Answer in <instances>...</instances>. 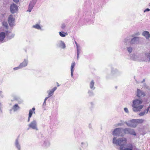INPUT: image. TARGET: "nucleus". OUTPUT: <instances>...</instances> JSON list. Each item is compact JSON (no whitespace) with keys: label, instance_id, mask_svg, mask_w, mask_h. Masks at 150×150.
I'll return each instance as SVG.
<instances>
[{"label":"nucleus","instance_id":"3c124183","mask_svg":"<svg viewBox=\"0 0 150 150\" xmlns=\"http://www.w3.org/2000/svg\"><path fill=\"white\" fill-rule=\"evenodd\" d=\"M50 97H49V96L48 97H46L45 99H44V101H45V102H46V101L48 99V98Z\"/></svg>","mask_w":150,"mask_h":150},{"label":"nucleus","instance_id":"6e6d98bb","mask_svg":"<svg viewBox=\"0 0 150 150\" xmlns=\"http://www.w3.org/2000/svg\"><path fill=\"white\" fill-rule=\"evenodd\" d=\"M144 87H146V88H147V85H146V84H145V83H144Z\"/></svg>","mask_w":150,"mask_h":150},{"label":"nucleus","instance_id":"5fc2aeb1","mask_svg":"<svg viewBox=\"0 0 150 150\" xmlns=\"http://www.w3.org/2000/svg\"><path fill=\"white\" fill-rule=\"evenodd\" d=\"M30 117H29V116H28V122H29L30 121Z\"/></svg>","mask_w":150,"mask_h":150},{"label":"nucleus","instance_id":"de8ad7c7","mask_svg":"<svg viewBox=\"0 0 150 150\" xmlns=\"http://www.w3.org/2000/svg\"><path fill=\"white\" fill-rule=\"evenodd\" d=\"M75 43L76 45V47L80 46V45L78 44L76 41H75Z\"/></svg>","mask_w":150,"mask_h":150},{"label":"nucleus","instance_id":"6ab92c4d","mask_svg":"<svg viewBox=\"0 0 150 150\" xmlns=\"http://www.w3.org/2000/svg\"><path fill=\"white\" fill-rule=\"evenodd\" d=\"M57 87H55L52 89H50L47 91V93L48 94V96L50 97L51 96L54 94V92L57 90Z\"/></svg>","mask_w":150,"mask_h":150},{"label":"nucleus","instance_id":"8fccbe9b","mask_svg":"<svg viewBox=\"0 0 150 150\" xmlns=\"http://www.w3.org/2000/svg\"><path fill=\"white\" fill-rule=\"evenodd\" d=\"M150 104H149V106L146 109V110L147 111H149V109H150Z\"/></svg>","mask_w":150,"mask_h":150},{"label":"nucleus","instance_id":"b1692460","mask_svg":"<svg viewBox=\"0 0 150 150\" xmlns=\"http://www.w3.org/2000/svg\"><path fill=\"white\" fill-rule=\"evenodd\" d=\"M94 82L93 80H92L90 82L89 84V87L91 90H94L95 89V87L94 86Z\"/></svg>","mask_w":150,"mask_h":150},{"label":"nucleus","instance_id":"2f4dec72","mask_svg":"<svg viewBox=\"0 0 150 150\" xmlns=\"http://www.w3.org/2000/svg\"><path fill=\"white\" fill-rule=\"evenodd\" d=\"M129 38V37H127L125 38L123 40V42L125 44H127V43H130Z\"/></svg>","mask_w":150,"mask_h":150},{"label":"nucleus","instance_id":"58836bf2","mask_svg":"<svg viewBox=\"0 0 150 150\" xmlns=\"http://www.w3.org/2000/svg\"><path fill=\"white\" fill-rule=\"evenodd\" d=\"M3 25L6 28L8 27V24L6 22L4 21L2 23Z\"/></svg>","mask_w":150,"mask_h":150},{"label":"nucleus","instance_id":"a18cd8bd","mask_svg":"<svg viewBox=\"0 0 150 150\" xmlns=\"http://www.w3.org/2000/svg\"><path fill=\"white\" fill-rule=\"evenodd\" d=\"M90 105L91 108H93L94 105V103L93 102H91L90 103Z\"/></svg>","mask_w":150,"mask_h":150},{"label":"nucleus","instance_id":"13d9d810","mask_svg":"<svg viewBox=\"0 0 150 150\" xmlns=\"http://www.w3.org/2000/svg\"><path fill=\"white\" fill-rule=\"evenodd\" d=\"M57 83V86L58 87L60 85L59 84V83Z\"/></svg>","mask_w":150,"mask_h":150},{"label":"nucleus","instance_id":"2eb2a0df","mask_svg":"<svg viewBox=\"0 0 150 150\" xmlns=\"http://www.w3.org/2000/svg\"><path fill=\"white\" fill-rule=\"evenodd\" d=\"M35 3L36 2L35 0H33L32 1H30L29 5L27 11L30 12L34 7Z\"/></svg>","mask_w":150,"mask_h":150},{"label":"nucleus","instance_id":"9d476101","mask_svg":"<svg viewBox=\"0 0 150 150\" xmlns=\"http://www.w3.org/2000/svg\"><path fill=\"white\" fill-rule=\"evenodd\" d=\"M130 41V43L131 45H136L139 42V38L138 37H133Z\"/></svg>","mask_w":150,"mask_h":150},{"label":"nucleus","instance_id":"20e7f679","mask_svg":"<svg viewBox=\"0 0 150 150\" xmlns=\"http://www.w3.org/2000/svg\"><path fill=\"white\" fill-rule=\"evenodd\" d=\"M140 61H150V50L149 52L141 54Z\"/></svg>","mask_w":150,"mask_h":150},{"label":"nucleus","instance_id":"4be33fe9","mask_svg":"<svg viewBox=\"0 0 150 150\" xmlns=\"http://www.w3.org/2000/svg\"><path fill=\"white\" fill-rule=\"evenodd\" d=\"M120 72L117 69L112 68L111 71V74L112 75H119Z\"/></svg>","mask_w":150,"mask_h":150},{"label":"nucleus","instance_id":"aec40b11","mask_svg":"<svg viewBox=\"0 0 150 150\" xmlns=\"http://www.w3.org/2000/svg\"><path fill=\"white\" fill-rule=\"evenodd\" d=\"M142 35L146 39H149L150 37V34L149 32L144 31L142 33Z\"/></svg>","mask_w":150,"mask_h":150},{"label":"nucleus","instance_id":"4468645a","mask_svg":"<svg viewBox=\"0 0 150 150\" xmlns=\"http://www.w3.org/2000/svg\"><path fill=\"white\" fill-rule=\"evenodd\" d=\"M141 54H133L131 56V59L134 61H140Z\"/></svg>","mask_w":150,"mask_h":150},{"label":"nucleus","instance_id":"09e8293b","mask_svg":"<svg viewBox=\"0 0 150 150\" xmlns=\"http://www.w3.org/2000/svg\"><path fill=\"white\" fill-rule=\"evenodd\" d=\"M46 105V102H45V101H44L43 103V105H42L43 107V108L45 107Z\"/></svg>","mask_w":150,"mask_h":150},{"label":"nucleus","instance_id":"e433bc0d","mask_svg":"<svg viewBox=\"0 0 150 150\" xmlns=\"http://www.w3.org/2000/svg\"><path fill=\"white\" fill-rule=\"evenodd\" d=\"M33 27L38 30L41 29V28L40 26L38 24H37L35 25H33Z\"/></svg>","mask_w":150,"mask_h":150},{"label":"nucleus","instance_id":"f3484780","mask_svg":"<svg viewBox=\"0 0 150 150\" xmlns=\"http://www.w3.org/2000/svg\"><path fill=\"white\" fill-rule=\"evenodd\" d=\"M145 96V93L140 89H137V96L138 97H144Z\"/></svg>","mask_w":150,"mask_h":150},{"label":"nucleus","instance_id":"49530a36","mask_svg":"<svg viewBox=\"0 0 150 150\" xmlns=\"http://www.w3.org/2000/svg\"><path fill=\"white\" fill-rule=\"evenodd\" d=\"M150 9L149 8H147L144 11V12H146L149 11H150Z\"/></svg>","mask_w":150,"mask_h":150},{"label":"nucleus","instance_id":"6e6552de","mask_svg":"<svg viewBox=\"0 0 150 150\" xmlns=\"http://www.w3.org/2000/svg\"><path fill=\"white\" fill-rule=\"evenodd\" d=\"M50 145V139L47 138H45L43 140L42 146L45 148H47L49 147Z\"/></svg>","mask_w":150,"mask_h":150},{"label":"nucleus","instance_id":"473e14b6","mask_svg":"<svg viewBox=\"0 0 150 150\" xmlns=\"http://www.w3.org/2000/svg\"><path fill=\"white\" fill-rule=\"evenodd\" d=\"M7 38L9 39H11L13 38L14 36V34L12 33H8L6 35Z\"/></svg>","mask_w":150,"mask_h":150},{"label":"nucleus","instance_id":"f03ea898","mask_svg":"<svg viewBox=\"0 0 150 150\" xmlns=\"http://www.w3.org/2000/svg\"><path fill=\"white\" fill-rule=\"evenodd\" d=\"M143 101L141 99H139L133 100L132 107L133 111L135 112H139L143 108L144 105H141Z\"/></svg>","mask_w":150,"mask_h":150},{"label":"nucleus","instance_id":"7c9ffc66","mask_svg":"<svg viewBox=\"0 0 150 150\" xmlns=\"http://www.w3.org/2000/svg\"><path fill=\"white\" fill-rule=\"evenodd\" d=\"M93 91L92 90H88V93L89 96H94V93Z\"/></svg>","mask_w":150,"mask_h":150},{"label":"nucleus","instance_id":"603ef678","mask_svg":"<svg viewBox=\"0 0 150 150\" xmlns=\"http://www.w3.org/2000/svg\"><path fill=\"white\" fill-rule=\"evenodd\" d=\"M13 1L16 3H17L19 1V0H13Z\"/></svg>","mask_w":150,"mask_h":150},{"label":"nucleus","instance_id":"39448f33","mask_svg":"<svg viewBox=\"0 0 150 150\" xmlns=\"http://www.w3.org/2000/svg\"><path fill=\"white\" fill-rule=\"evenodd\" d=\"M28 128L27 130L30 129L35 130L36 131L38 130V129L37 127V122L36 120H34L32 121L28 125Z\"/></svg>","mask_w":150,"mask_h":150},{"label":"nucleus","instance_id":"ddd939ff","mask_svg":"<svg viewBox=\"0 0 150 150\" xmlns=\"http://www.w3.org/2000/svg\"><path fill=\"white\" fill-rule=\"evenodd\" d=\"M56 46L57 47L62 49H64L66 47L65 44L64 42L62 40L58 41L56 44Z\"/></svg>","mask_w":150,"mask_h":150},{"label":"nucleus","instance_id":"bf43d9fd","mask_svg":"<svg viewBox=\"0 0 150 150\" xmlns=\"http://www.w3.org/2000/svg\"><path fill=\"white\" fill-rule=\"evenodd\" d=\"M149 112H150V109H149Z\"/></svg>","mask_w":150,"mask_h":150},{"label":"nucleus","instance_id":"9b49d317","mask_svg":"<svg viewBox=\"0 0 150 150\" xmlns=\"http://www.w3.org/2000/svg\"><path fill=\"white\" fill-rule=\"evenodd\" d=\"M10 10L11 13H12L16 12L18 10V8L16 5L13 3L11 4Z\"/></svg>","mask_w":150,"mask_h":150},{"label":"nucleus","instance_id":"79ce46f5","mask_svg":"<svg viewBox=\"0 0 150 150\" xmlns=\"http://www.w3.org/2000/svg\"><path fill=\"white\" fill-rule=\"evenodd\" d=\"M65 26H66V25H65V24L64 23H63L62 24V25H61L62 28V29L64 28L65 27Z\"/></svg>","mask_w":150,"mask_h":150},{"label":"nucleus","instance_id":"864d4df0","mask_svg":"<svg viewBox=\"0 0 150 150\" xmlns=\"http://www.w3.org/2000/svg\"><path fill=\"white\" fill-rule=\"evenodd\" d=\"M88 127H89L91 129V128H92V126H91V124H89V126H88Z\"/></svg>","mask_w":150,"mask_h":150},{"label":"nucleus","instance_id":"a19ab883","mask_svg":"<svg viewBox=\"0 0 150 150\" xmlns=\"http://www.w3.org/2000/svg\"><path fill=\"white\" fill-rule=\"evenodd\" d=\"M140 35L139 32H138L135 33L133 35H132V37H134V36H139Z\"/></svg>","mask_w":150,"mask_h":150},{"label":"nucleus","instance_id":"c85d7f7f","mask_svg":"<svg viewBox=\"0 0 150 150\" xmlns=\"http://www.w3.org/2000/svg\"><path fill=\"white\" fill-rule=\"evenodd\" d=\"M59 33L60 36L61 37H64L66 36V35H68L67 33H64L63 31L59 32Z\"/></svg>","mask_w":150,"mask_h":150},{"label":"nucleus","instance_id":"423d86ee","mask_svg":"<svg viewBox=\"0 0 150 150\" xmlns=\"http://www.w3.org/2000/svg\"><path fill=\"white\" fill-rule=\"evenodd\" d=\"M125 123L128 127L133 128L136 127L137 125V122H135V119H132Z\"/></svg>","mask_w":150,"mask_h":150},{"label":"nucleus","instance_id":"c03bdc74","mask_svg":"<svg viewBox=\"0 0 150 150\" xmlns=\"http://www.w3.org/2000/svg\"><path fill=\"white\" fill-rule=\"evenodd\" d=\"M22 69V68L19 67V65L18 67L14 68H13V69L14 70H18V69Z\"/></svg>","mask_w":150,"mask_h":150},{"label":"nucleus","instance_id":"5701e85b","mask_svg":"<svg viewBox=\"0 0 150 150\" xmlns=\"http://www.w3.org/2000/svg\"><path fill=\"white\" fill-rule=\"evenodd\" d=\"M81 50V46L76 47V53H77V59L78 60L79 58V54L80 53Z\"/></svg>","mask_w":150,"mask_h":150},{"label":"nucleus","instance_id":"393cba45","mask_svg":"<svg viewBox=\"0 0 150 150\" xmlns=\"http://www.w3.org/2000/svg\"><path fill=\"white\" fill-rule=\"evenodd\" d=\"M146 109L144 110L143 111H141L139 114V115L140 116H143L147 114L149 111L146 110Z\"/></svg>","mask_w":150,"mask_h":150},{"label":"nucleus","instance_id":"dca6fc26","mask_svg":"<svg viewBox=\"0 0 150 150\" xmlns=\"http://www.w3.org/2000/svg\"><path fill=\"white\" fill-rule=\"evenodd\" d=\"M6 35L4 32H1L0 33V43H2L6 42L5 38Z\"/></svg>","mask_w":150,"mask_h":150},{"label":"nucleus","instance_id":"f257e3e1","mask_svg":"<svg viewBox=\"0 0 150 150\" xmlns=\"http://www.w3.org/2000/svg\"><path fill=\"white\" fill-rule=\"evenodd\" d=\"M112 141L113 144L120 146V150H122L126 145L127 139L125 137L117 139L116 137H114Z\"/></svg>","mask_w":150,"mask_h":150},{"label":"nucleus","instance_id":"052dcab7","mask_svg":"<svg viewBox=\"0 0 150 150\" xmlns=\"http://www.w3.org/2000/svg\"><path fill=\"white\" fill-rule=\"evenodd\" d=\"M22 102H23V101L22 100H21V103Z\"/></svg>","mask_w":150,"mask_h":150},{"label":"nucleus","instance_id":"7ed1b4c3","mask_svg":"<svg viewBox=\"0 0 150 150\" xmlns=\"http://www.w3.org/2000/svg\"><path fill=\"white\" fill-rule=\"evenodd\" d=\"M123 129L122 128H117L113 130L112 132V134L115 137H123L124 134L123 132Z\"/></svg>","mask_w":150,"mask_h":150},{"label":"nucleus","instance_id":"bb28decb","mask_svg":"<svg viewBox=\"0 0 150 150\" xmlns=\"http://www.w3.org/2000/svg\"><path fill=\"white\" fill-rule=\"evenodd\" d=\"M35 110V108H32V109H30L29 111V115L28 116H29V117H31L32 116V115L33 113V112L34 111V113H35V112L34 111Z\"/></svg>","mask_w":150,"mask_h":150},{"label":"nucleus","instance_id":"a211bd4d","mask_svg":"<svg viewBox=\"0 0 150 150\" xmlns=\"http://www.w3.org/2000/svg\"><path fill=\"white\" fill-rule=\"evenodd\" d=\"M28 64V59H24L23 62L19 65V67L21 68L27 66Z\"/></svg>","mask_w":150,"mask_h":150},{"label":"nucleus","instance_id":"37998d69","mask_svg":"<svg viewBox=\"0 0 150 150\" xmlns=\"http://www.w3.org/2000/svg\"><path fill=\"white\" fill-rule=\"evenodd\" d=\"M124 110L125 112L127 113H128L129 112V111L127 108H124Z\"/></svg>","mask_w":150,"mask_h":150},{"label":"nucleus","instance_id":"4d7b16f0","mask_svg":"<svg viewBox=\"0 0 150 150\" xmlns=\"http://www.w3.org/2000/svg\"><path fill=\"white\" fill-rule=\"evenodd\" d=\"M145 81V79H143V80L142 81V83H143V82H144Z\"/></svg>","mask_w":150,"mask_h":150},{"label":"nucleus","instance_id":"c756f323","mask_svg":"<svg viewBox=\"0 0 150 150\" xmlns=\"http://www.w3.org/2000/svg\"><path fill=\"white\" fill-rule=\"evenodd\" d=\"M2 92L1 91H0V97H1V98H2L3 97V95L2 94ZM2 104L0 102V113H2V110L1 108H2Z\"/></svg>","mask_w":150,"mask_h":150},{"label":"nucleus","instance_id":"1a4fd4ad","mask_svg":"<svg viewBox=\"0 0 150 150\" xmlns=\"http://www.w3.org/2000/svg\"><path fill=\"white\" fill-rule=\"evenodd\" d=\"M14 145L15 148L17 150H21V144L19 141V140L18 138L15 139L14 143Z\"/></svg>","mask_w":150,"mask_h":150},{"label":"nucleus","instance_id":"0eeeda50","mask_svg":"<svg viewBox=\"0 0 150 150\" xmlns=\"http://www.w3.org/2000/svg\"><path fill=\"white\" fill-rule=\"evenodd\" d=\"M15 18L13 16L10 15L8 18V21L9 25L11 26H13L14 25Z\"/></svg>","mask_w":150,"mask_h":150},{"label":"nucleus","instance_id":"f704fd0d","mask_svg":"<svg viewBox=\"0 0 150 150\" xmlns=\"http://www.w3.org/2000/svg\"><path fill=\"white\" fill-rule=\"evenodd\" d=\"M88 146V144L86 142H82L81 143V147L83 148H85Z\"/></svg>","mask_w":150,"mask_h":150},{"label":"nucleus","instance_id":"72a5a7b5","mask_svg":"<svg viewBox=\"0 0 150 150\" xmlns=\"http://www.w3.org/2000/svg\"><path fill=\"white\" fill-rule=\"evenodd\" d=\"M127 50L128 52L129 53H131L133 50V47L130 46L128 47H127Z\"/></svg>","mask_w":150,"mask_h":150},{"label":"nucleus","instance_id":"c9c22d12","mask_svg":"<svg viewBox=\"0 0 150 150\" xmlns=\"http://www.w3.org/2000/svg\"><path fill=\"white\" fill-rule=\"evenodd\" d=\"M121 122L115 124V125L116 127L122 126L124 125V124L125 123L124 122L122 121V120H121Z\"/></svg>","mask_w":150,"mask_h":150},{"label":"nucleus","instance_id":"680f3d73","mask_svg":"<svg viewBox=\"0 0 150 150\" xmlns=\"http://www.w3.org/2000/svg\"><path fill=\"white\" fill-rule=\"evenodd\" d=\"M115 88H117V86H116V87H115Z\"/></svg>","mask_w":150,"mask_h":150},{"label":"nucleus","instance_id":"a878e982","mask_svg":"<svg viewBox=\"0 0 150 150\" xmlns=\"http://www.w3.org/2000/svg\"><path fill=\"white\" fill-rule=\"evenodd\" d=\"M129 134L136 136V134L133 129L129 128Z\"/></svg>","mask_w":150,"mask_h":150},{"label":"nucleus","instance_id":"ea45409f","mask_svg":"<svg viewBox=\"0 0 150 150\" xmlns=\"http://www.w3.org/2000/svg\"><path fill=\"white\" fill-rule=\"evenodd\" d=\"M12 96L13 97L14 100H18L20 99V98L17 96H13V95H12Z\"/></svg>","mask_w":150,"mask_h":150},{"label":"nucleus","instance_id":"cd10ccee","mask_svg":"<svg viewBox=\"0 0 150 150\" xmlns=\"http://www.w3.org/2000/svg\"><path fill=\"white\" fill-rule=\"evenodd\" d=\"M144 120L143 119H135V122H137V124H142L144 122Z\"/></svg>","mask_w":150,"mask_h":150},{"label":"nucleus","instance_id":"4c0bfd02","mask_svg":"<svg viewBox=\"0 0 150 150\" xmlns=\"http://www.w3.org/2000/svg\"><path fill=\"white\" fill-rule=\"evenodd\" d=\"M125 134H129V128H126L123 129V132Z\"/></svg>","mask_w":150,"mask_h":150},{"label":"nucleus","instance_id":"f8f14e48","mask_svg":"<svg viewBox=\"0 0 150 150\" xmlns=\"http://www.w3.org/2000/svg\"><path fill=\"white\" fill-rule=\"evenodd\" d=\"M20 107L17 104H14L11 109L9 110L10 113L12 114L13 112H15L19 110Z\"/></svg>","mask_w":150,"mask_h":150},{"label":"nucleus","instance_id":"412c9836","mask_svg":"<svg viewBox=\"0 0 150 150\" xmlns=\"http://www.w3.org/2000/svg\"><path fill=\"white\" fill-rule=\"evenodd\" d=\"M75 63L74 62H73L71 63V77L73 78V72L74 70V67L75 66Z\"/></svg>","mask_w":150,"mask_h":150}]
</instances>
